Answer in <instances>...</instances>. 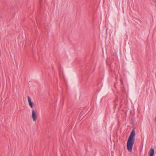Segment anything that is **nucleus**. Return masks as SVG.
<instances>
[{
  "instance_id": "1",
  "label": "nucleus",
  "mask_w": 156,
  "mask_h": 156,
  "mask_svg": "<svg viewBox=\"0 0 156 156\" xmlns=\"http://www.w3.org/2000/svg\"><path fill=\"white\" fill-rule=\"evenodd\" d=\"M135 136V131L133 130L128 138L127 144V149L129 152H131L132 151L133 145L134 143L135 138L134 137Z\"/></svg>"
},
{
  "instance_id": "2",
  "label": "nucleus",
  "mask_w": 156,
  "mask_h": 156,
  "mask_svg": "<svg viewBox=\"0 0 156 156\" xmlns=\"http://www.w3.org/2000/svg\"><path fill=\"white\" fill-rule=\"evenodd\" d=\"M32 117L34 121L35 122L37 119V115L36 112L35 111L34 109L32 110Z\"/></svg>"
},
{
  "instance_id": "3",
  "label": "nucleus",
  "mask_w": 156,
  "mask_h": 156,
  "mask_svg": "<svg viewBox=\"0 0 156 156\" xmlns=\"http://www.w3.org/2000/svg\"><path fill=\"white\" fill-rule=\"evenodd\" d=\"M28 101L29 102V105L30 107L32 108H33L34 107V103L33 102H32L31 101L30 98L29 96L28 97Z\"/></svg>"
},
{
  "instance_id": "4",
  "label": "nucleus",
  "mask_w": 156,
  "mask_h": 156,
  "mask_svg": "<svg viewBox=\"0 0 156 156\" xmlns=\"http://www.w3.org/2000/svg\"><path fill=\"white\" fill-rule=\"evenodd\" d=\"M154 153V149L153 148H151L149 152V156H153Z\"/></svg>"
}]
</instances>
